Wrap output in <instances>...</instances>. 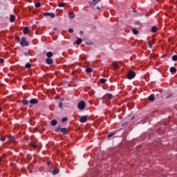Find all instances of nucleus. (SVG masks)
Wrapping results in <instances>:
<instances>
[{
    "instance_id": "nucleus-1",
    "label": "nucleus",
    "mask_w": 177,
    "mask_h": 177,
    "mask_svg": "<svg viewBox=\"0 0 177 177\" xmlns=\"http://www.w3.org/2000/svg\"><path fill=\"white\" fill-rule=\"evenodd\" d=\"M55 132H57V133H59V132H62L63 135H67L68 130L67 129V128H61L60 126H59L55 129Z\"/></svg>"
},
{
    "instance_id": "nucleus-2",
    "label": "nucleus",
    "mask_w": 177,
    "mask_h": 177,
    "mask_svg": "<svg viewBox=\"0 0 177 177\" xmlns=\"http://www.w3.org/2000/svg\"><path fill=\"white\" fill-rule=\"evenodd\" d=\"M20 45H21V46L24 48L25 46H28V45H30V44L26 40V37H22L20 41Z\"/></svg>"
},
{
    "instance_id": "nucleus-3",
    "label": "nucleus",
    "mask_w": 177,
    "mask_h": 177,
    "mask_svg": "<svg viewBox=\"0 0 177 177\" xmlns=\"http://www.w3.org/2000/svg\"><path fill=\"white\" fill-rule=\"evenodd\" d=\"M135 77H136V73H135V71H129L127 74L128 80H133Z\"/></svg>"
},
{
    "instance_id": "nucleus-4",
    "label": "nucleus",
    "mask_w": 177,
    "mask_h": 177,
    "mask_svg": "<svg viewBox=\"0 0 177 177\" xmlns=\"http://www.w3.org/2000/svg\"><path fill=\"white\" fill-rule=\"evenodd\" d=\"M29 103H30L29 107H30V109H31V107H32V106H34V104H38V100H37L35 98H32L29 101Z\"/></svg>"
},
{
    "instance_id": "nucleus-5",
    "label": "nucleus",
    "mask_w": 177,
    "mask_h": 177,
    "mask_svg": "<svg viewBox=\"0 0 177 177\" xmlns=\"http://www.w3.org/2000/svg\"><path fill=\"white\" fill-rule=\"evenodd\" d=\"M101 1L102 0H93L92 1L88 2V5L91 6V8H93V6L97 5V3H99V2Z\"/></svg>"
},
{
    "instance_id": "nucleus-6",
    "label": "nucleus",
    "mask_w": 177,
    "mask_h": 177,
    "mask_svg": "<svg viewBox=\"0 0 177 177\" xmlns=\"http://www.w3.org/2000/svg\"><path fill=\"white\" fill-rule=\"evenodd\" d=\"M86 106V104H85V102L80 101L78 104V109H79V110H84V109H85Z\"/></svg>"
},
{
    "instance_id": "nucleus-7",
    "label": "nucleus",
    "mask_w": 177,
    "mask_h": 177,
    "mask_svg": "<svg viewBox=\"0 0 177 177\" xmlns=\"http://www.w3.org/2000/svg\"><path fill=\"white\" fill-rule=\"evenodd\" d=\"M43 15L46 17L49 16L51 19H55V17H56V15L53 12H44Z\"/></svg>"
},
{
    "instance_id": "nucleus-8",
    "label": "nucleus",
    "mask_w": 177,
    "mask_h": 177,
    "mask_svg": "<svg viewBox=\"0 0 177 177\" xmlns=\"http://www.w3.org/2000/svg\"><path fill=\"white\" fill-rule=\"evenodd\" d=\"M29 145L34 149H37V147H38V145L37 144V140H31L29 142Z\"/></svg>"
},
{
    "instance_id": "nucleus-9",
    "label": "nucleus",
    "mask_w": 177,
    "mask_h": 177,
    "mask_svg": "<svg viewBox=\"0 0 177 177\" xmlns=\"http://www.w3.org/2000/svg\"><path fill=\"white\" fill-rule=\"evenodd\" d=\"M86 121H88V116L86 115L82 116L80 120L82 124L86 122Z\"/></svg>"
},
{
    "instance_id": "nucleus-10",
    "label": "nucleus",
    "mask_w": 177,
    "mask_h": 177,
    "mask_svg": "<svg viewBox=\"0 0 177 177\" xmlns=\"http://www.w3.org/2000/svg\"><path fill=\"white\" fill-rule=\"evenodd\" d=\"M8 139L12 143H15L16 138H15V136H8Z\"/></svg>"
},
{
    "instance_id": "nucleus-11",
    "label": "nucleus",
    "mask_w": 177,
    "mask_h": 177,
    "mask_svg": "<svg viewBox=\"0 0 177 177\" xmlns=\"http://www.w3.org/2000/svg\"><path fill=\"white\" fill-rule=\"evenodd\" d=\"M46 63L47 64H53V59H52L51 58H47L46 59Z\"/></svg>"
},
{
    "instance_id": "nucleus-12",
    "label": "nucleus",
    "mask_w": 177,
    "mask_h": 177,
    "mask_svg": "<svg viewBox=\"0 0 177 177\" xmlns=\"http://www.w3.org/2000/svg\"><path fill=\"white\" fill-rule=\"evenodd\" d=\"M15 20H16V17H15V15H10V21L11 23H15Z\"/></svg>"
},
{
    "instance_id": "nucleus-13",
    "label": "nucleus",
    "mask_w": 177,
    "mask_h": 177,
    "mask_svg": "<svg viewBox=\"0 0 177 177\" xmlns=\"http://www.w3.org/2000/svg\"><path fill=\"white\" fill-rule=\"evenodd\" d=\"M148 99L150 100V102H154L156 100V97H154L153 95H151L149 96Z\"/></svg>"
},
{
    "instance_id": "nucleus-14",
    "label": "nucleus",
    "mask_w": 177,
    "mask_h": 177,
    "mask_svg": "<svg viewBox=\"0 0 177 177\" xmlns=\"http://www.w3.org/2000/svg\"><path fill=\"white\" fill-rule=\"evenodd\" d=\"M50 124H51L53 127H56V125H57V120H53L50 122Z\"/></svg>"
},
{
    "instance_id": "nucleus-15",
    "label": "nucleus",
    "mask_w": 177,
    "mask_h": 177,
    "mask_svg": "<svg viewBox=\"0 0 177 177\" xmlns=\"http://www.w3.org/2000/svg\"><path fill=\"white\" fill-rule=\"evenodd\" d=\"M46 56H47L48 59H50V57H52V56H53V53H52V51H49L46 53Z\"/></svg>"
},
{
    "instance_id": "nucleus-16",
    "label": "nucleus",
    "mask_w": 177,
    "mask_h": 177,
    "mask_svg": "<svg viewBox=\"0 0 177 177\" xmlns=\"http://www.w3.org/2000/svg\"><path fill=\"white\" fill-rule=\"evenodd\" d=\"M68 17L69 19H74L75 17V14H74V12H69Z\"/></svg>"
},
{
    "instance_id": "nucleus-17",
    "label": "nucleus",
    "mask_w": 177,
    "mask_h": 177,
    "mask_svg": "<svg viewBox=\"0 0 177 177\" xmlns=\"http://www.w3.org/2000/svg\"><path fill=\"white\" fill-rule=\"evenodd\" d=\"M29 31L30 30L28 29V27H26V28H24L23 32H24V34H25V35H27V34H28Z\"/></svg>"
},
{
    "instance_id": "nucleus-18",
    "label": "nucleus",
    "mask_w": 177,
    "mask_h": 177,
    "mask_svg": "<svg viewBox=\"0 0 177 177\" xmlns=\"http://www.w3.org/2000/svg\"><path fill=\"white\" fill-rule=\"evenodd\" d=\"M169 71L170 73H176L177 70H176V68L171 66L169 68Z\"/></svg>"
},
{
    "instance_id": "nucleus-19",
    "label": "nucleus",
    "mask_w": 177,
    "mask_h": 177,
    "mask_svg": "<svg viewBox=\"0 0 177 177\" xmlns=\"http://www.w3.org/2000/svg\"><path fill=\"white\" fill-rule=\"evenodd\" d=\"M22 103H23V104H24V106H27V104H28V103H30V101L27 100L26 99H23L22 100Z\"/></svg>"
},
{
    "instance_id": "nucleus-20",
    "label": "nucleus",
    "mask_w": 177,
    "mask_h": 177,
    "mask_svg": "<svg viewBox=\"0 0 177 177\" xmlns=\"http://www.w3.org/2000/svg\"><path fill=\"white\" fill-rule=\"evenodd\" d=\"M151 31V32H157V26H152Z\"/></svg>"
},
{
    "instance_id": "nucleus-21",
    "label": "nucleus",
    "mask_w": 177,
    "mask_h": 177,
    "mask_svg": "<svg viewBox=\"0 0 177 177\" xmlns=\"http://www.w3.org/2000/svg\"><path fill=\"white\" fill-rule=\"evenodd\" d=\"M82 44V39L78 38L76 41V45H81Z\"/></svg>"
},
{
    "instance_id": "nucleus-22",
    "label": "nucleus",
    "mask_w": 177,
    "mask_h": 177,
    "mask_svg": "<svg viewBox=\"0 0 177 177\" xmlns=\"http://www.w3.org/2000/svg\"><path fill=\"white\" fill-rule=\"evenodd\" d=\"M132 31H133L134 35H138V34H139V31L137 30V29L135 28H132Z\"/></svg>"
},
{
    "instance_id": "nucleus-23",
    "label": "nucleus",
    "mask_w": 177,
    "mask_h": 177,
    "mask_svg": "<svg viewBox=\"0 0 177 177\" xmlns=\"http://www.w3.org/2000/svg\"><path fill=\"white\" fill-rule=\"evenodd\" d=\"M59 172H60V170H59V169H55L53 171V174L57 175V174H59Z\"/></svg>"
},
{
    "instance_id": "nucleus-24",
    "label": "nucleus",
    "mask_w": 177,
    "mask_h": 177,
    "mask_svg": "<svg viewBox=\"0 0 177 177\" xmlns=\"http://www.w3.org/2000/svg\"><path fill=\"white\" fill-rule=\"evenodd\" d=\"M59 8H64L66 6V3H58Z\"/></svg>"
},
{
    "instance_id": "nucleus-25",
    "label": "nucleus",
    "mask_w": 177,
    "mask_h": 177,
    "mask_svg": "<svg viewBox=\"0 0 177 177\" xmlns=\"http://www.w3.org/2000/svg\"><path fill=\"white\" fill-rule=\"evenodd\" d=\"M115 135V133L114 132H110L109 134H108V138H113V136H114Z\"/></svg>"
},
{
    "instance_id": "nucleus-26",
    "label": "nucleus",
    "mask_w": 177,
    "mask_h": 177,
    "mask_svg": "<svg viewBox=\"0 0 177 177\" xmlns=\"http://www.w3.org/2000/svg\"><path fill=\"white\" fill-rule=\"evenodd\" d=\"M93 71V69H92V68H86V73H92Z\"/></svg>"
},
{
    "instance_id": "nucleus-27",
    "label": "nucleus",
    "mask_w": 177,
    "mask_h": 177,
    "mask_svg": "<svg viewBox=\"0 0 177 177\" xmlns=\"http://www.w3.org/2000/svg\"><path fill=\"white\" fill-rule=\"evenodd\" d=\"M107 96L109 100H113V98L114 97V96L112 94H108Z\"/></svg>"
},
{
    "instance_id": "nucleus-28",
    "label": "nucleus",
    "mask_w": 177,
    "mask_h": 177,
    "mask_svg": "<svg viewBox=\"0 0 177 177\" xmlns=\"http://www.w3.org/2000/svg\"><path fill=\"white\" fill-rule=\"evenodd\" d=\"M171 59L173 60V62H176L177 61V55H173L171 57Z\"/></svg>"
},
{
    "instance_id": "nucleus-29",
    "label": "nucleus",
    "mask_w": 177,
    "mask_h": 177,
    "mask_svg": "<svg viewBox=\"0 0 177 177\" xmlns=\"http://www.w3.org/2000/svg\"><path fill=\"white\" fill-rule=\"evenodd\" d=\"M106 81H107V80H106L104 78L100 79V83L101 84H106Z\"/></svg>"
},
{
    "instance_id": "nucleus-30",
    "label": "nucleus",
    "mask_w": 177,
    "mask_h": 177,
    "mask_svg": "<svg viewBox=\"0 0 177 177\" xmlns=\"http://www.w3.org/2000/svg\"><path fill=\"white\" fill-rule=\"evenodd\" d=\"M25 67H26V68H31V64L27 63V64L25 65Z\"/></svg>"
},
{
    "instance_id": "nucleus-31",
    "label": "nucleus",
    "mask_w": 177,
    "mask_h": 177,
    "mask_svg": "<svg viewBox=\"0 0 177 177\" xmlns=\"http://www.w3.org/2000/svg\"><path fill=\"white\" fill-rule=\"evenodd\" d=\"M113 68L114 70H117V68H118V64L117 63L113 64Z\"/></svg>"
},
{
    "instance_id": "nucleus-32",
    "label": "nucleus",
    "mask_w": 177,
    "mask_h": 177,
    "mask_svg": "<svg viewBox=\"0 0 177 177\" xmlns=\"http://www.w3.org/2000/svg\"><path fill=\"white\" fill-rule=\"evenodd\" d=\"M0 140H1V142H5V140H6V137L1 136V137L0 138Z\"/></svg>"
},
{
    "instance_id": "nucleus-33",
    "label": "nucleus",
    "mask_w": 177,
    "mask_h": 177,
    "mask_svg": "<svg viewBox=\"0 0 177 177\" xmlns=\"http://www.w3.org/2000/svg\"><path fill=\"white\" fill-rule=\"evenodd\" d=\"M68 32H69L70 34H73V32H74V29H73V28H69V29L68 30Z\"/></svg>"
},
{
    "instance_id": "nucleus-34",
    "label": "nucleus",
    "mask_w": 177,
    "mask_h": 177,
    "mask_svg": "<svg viewBox=\"0 0 177 177\" xmlns=\"http://www.w3.org/2000/svg\"><path fill=\"white\" fill-rule=\"evenodd\" d=\"M106 102H107V98L102 97V103L104 104Z\"/></svg>"
},
{
    "instance_id": "nucleus-35",
    "label": "nucleus",
    "mask_w": 177,
    "mask_h": 177,
    "mask_svg": "<svg viewBox=\"0 0 177 177\" xmlns=\"http://www.w3.org/2000/svg\"><path fill=\"white\" fill-rule=\"evenodd\" d=\"M35 8H40L41 7V3H37L35 5Z\"/></svg>"
},
{
    "instance_id": "nucleus-36",
    "label": "nucleus",
    "mask_w": 177,
    "mask_h": 177,
    "mask_svg": "<svg viewBox=\"0 0 177 177\" xmlns=\"http://www.w3.org/2000/svg\"><path fill=\"white\" fill-rule=\"evenodd\" d=\"M148 45H149V48L150 49H151V48H153V44H151V42L148 41Z\"/></svg>"
},
{
    "instance_id": "nucleus-37",
    "label": "nucleus",
    "mask_w": 177,
    "mask_h": 177,
    "mask_svg": "<svg viewBox=\"0 0 177 177\" xmlns=\"http://www.w3.org/2000/svg\"><path fill=\"white\" fill-rule=\"evenodd\" d=\"M67 120H68L67 118H64L62 120V122H66V121H67Z\"/></svg>"
},
{
    "instance_id": "nucleus-38",
    "label": "nucleus",
    "mask_w": 177,
    "mask_h": 177,
    "mask_svg": "<svg viewBox=\"0 0 177 177\" xmlns=\"http://www.w3.org/2000/svg\"><path fill=\"white\" fill-rule=\"evenodd\" d=\"M59 109H63V103L60 102L59 104Z\"/></svg>"
},
{
    "instance_id": "nucleus-39",
    "label": "nucleus",
    "mask_w": 177,
    "mask_h": 177,
    "mask_svg": "<svg viewBox=\"0 0 177 177\" xmlns=\"http://www.w3.org/2000/svg\"><path fill=\"white\" fill-rule=\"evenodd\" d=\"M5 60L2 58H0V63H4Z\"/></svg>"
},
{
    "instance_id": "nucleus-40",
    "label": "nucleus",
    "mask_w": 177,
    "mask_h": 177,
    "mask_svg": "<svg viewBox=\"0 0 177 177\" xmlns=\"http://www.w3.org/2000/svg\"><path fill=\"white\" fill-rule=\"evenodd\" d=\"M24 55L25 56H30V53H25Z\"/></svg>"
},
{
    "instance_id": "nucleus-41",
    "label": "nucleus",
    "mask_w": 177,
    "mask_h": 177,
    "mask_svg": "<svg viewBox=\"0 0 177 177\" xmlns=\"http://www.w3.org/2000/svg\"><path fill=\"white\" fill-rule=\"evenodd\" d=\"M172 97V94H169V95L167 96V98Z\"/></svg>"
},
{
    "instance_id": "nucleus-42",
    "label": "nucleus",
    "mask_w": 177,
    "mask_h": 177,
    "mask_svg": "<svg viewBox=\"0 0 177 177\" xmlns=\"http://www.w3.org/2000/svg\"><path fill=\"white\" fill-rule=\"evenodd\" d=\"M141 148H142V146H140V145H138L136 147V149H140Z\"/></svg>"
},
{
    "instance_id": "nucleus-43",
    "label": "nucleus",
    "mask_w": 177,
    "mask_h": 177,
    "mask_svg": "<svg viewBox=\"0 0 177 177\" xmlns=\"http://www.w3.org/2000/svg\"><path fill=\"white\" fill-rule=\"evenodd\" d=\"M3 158V156H0V162L1 161H2Z\"/></svg>"
},
{
    "instance_id": "nucleus-44",
    "label": "nucleus",
    "mask_w": 177,
    "mask_h": 177,
    "mask_svg": "<svg viewBox=\"0 0 177 177\" xmlns=\"http://www.w3.org/2000/svg\"><path fill=\"white\" fill-rule=\"evenodd\" d=\"M100 6H97V10H100Z\"/></svg>"
},
{
    "instance_id": "nucleus-45",
    "label": "nucleus",
    "mask_w": 177,
    "mask_h": 177,
    "mask_svg": "<svg viewBox=\"0 0 177 177\" xmlns=\"http://www.w3.org/2000/svg\"><path fill=\"white\" fill-rule=\"evenodd\" d=\"M17 39L18 40V42L20 41V37H17Z\"/></svg>"
},
{
    "instance_id": "nucleus-46",
    "label": "nucleus",
    "mask_w": 177,
    "mask_h": 177,
    "mask_svg": "<svg viewBox=\"0 0 177 177\" xmlns=\"http://www.w3.org/2000/svg\"><path fill=\"white\" fill-rule=\"evenodd\" d=\"M86 45H91V43L86 42Z\"/></svg>"
},
{
    "instance_id": "nucleus-47",
    "label": "nucleus",
    "mask_w": 177,
    "mask_h": 177,
    "mask_svg": "<svg viewBox=\"0 0 177 177\" xmlns=\"http://www.w3.org/2000/svg\"><path fill=\"white\" fill-rule=\"evenodd\" d=\"M80 34H84V31L81 30Z\"/></svg>"
},
{
    "instance_id": "nucleus-48",
    "label": "nucleus",
    "mask_w": 177,
    "mask_h": 177,
    "mask_svg": "<svg viewBox=\"0 0 177 177\" xmlns=\"http://www.w3.org/2000/svg\"><path fill=\"white\" fill-rule=\"evenodd\" d=\"M1 111H2V109L0 108V113H1Z\"/></svg>"
},
{
    "instance_id": "nucleus-49",
    "label": "nucleus",
    "mask_w": 177,
    "mask_h": 177,
    "mask_svg": "<svg viewBox=\"0 0 177 177\" xmlns=\"http://www.w3.org/2000/svg\"><path fill=\"white\" fill-rule=\"evenodd\" d=\"M133 12H136V10H133Z\"/></svg>"
},
{
    "instance_id": "nucleus-50",
    "label": "nucleus",
    "mask_w": 177,
    "mask_h": 177,
    "mask_svg": "<svg viewBox=\"0 0 177 177\" xmlns=\"http://www.w3.org/2000/svg\"><path fill=\"white\" fill-rule=\"evenodd\" d=\"M56 28H54V30L55 31Z\"/></svg>"
},
{
    "instance_id": "nucleus-51",
    "label": "nucleus",
    "mask_w": 177,
    "mask_h": 177,
    "mask_svg": "<svg viewBox=\"0 0 177 177\" xmlns=\"http://www.w3.org/2000/svg\"><path fill=\"white\" fill-rule=\"evenodd\" d=\"M48 164L49 165V162H48Z\"/></svg>"
}]
</instances>
